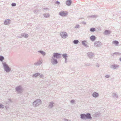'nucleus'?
<instances>
[{"instance_id":"1","label":"nucleus","mask_w":121,"mask_h":121,"mask_svg":"<svg viewBox=\"0 0 121 121\" xmlns=\"http://www.w3.org/2000/svg\"><path fill=\"white\" fill-rule=\"evenodd\" d=\"M3 65L4 68L7 72H8L10 71V69L7 64L5 63H3Z\"/></svg>"},{"instance_id":"2","label":"nucleus","mask_w":121,"mask_h":121,"mask_svg":"<svg viewBox=\"0 0 121 121\" xmlns=\"http://www.w3.org/2000/svg\"><path fill=\"white\" fill-rule=\"evenodd\" d=\"M68 13L66 11H61L59 13V14L62 16H65L67 15Z\"/></svg>"},{"instance_id":"3","label":"nucleus","mask_w":121,"mask_h":121,"mask_svg":"<svg viewBox=\"0 0 121 121\" xmlns=\"http://www.w3.org/2000/svg\"><path fill=\"white\" fill-rule=\"evenodd\" d=\"M60 35L63 38H65L67 36V33L64 32H62L60 33Z\"/></svg>"},{"instance_id":"4","label":"nucleus","mask_w":121,"mask_h":121,"mask_svg":"<svg viewBox=\"0 0 121 121\" xmlns=\"http://www.w3.org/2000/svg\"><path fill=\"white\" fill-rule=\"evenodd\" d=\"M54 57L56 58H59L60 57V54L57 53H55L53 54Z\"/></svg>"},{"instance_id":"5","label":"nucleus","mask_w":121,"mask_h":121,"mask_svg":"<svg viewBox=\"0 0 121 121\" xmlns=\"http://www.w3.org/2000/svg\"><path fill=\"white\" fill-rule=\"evenodd\" d=\"M39 104L41 103V101L40 100H37L33 103L34 104L36 105V104Z\"/></svg>"},{"instance_id":"6","label":"nucleus","mask_w":121,"mask_h":121,"mask_svg":"<svg viewBox=\"0 0 121 121\" xmlns=\"http://www.w3.org/2000/svg\"><path fill=\"white\" fill-rule=\"evenodd\" d=\"M51 62L53 64H55L57 63V62L56 60L53 59L51 60Z\"/></svg>"},{"instance_id":"7","label":"nucleus","mask_w":121,"mask_h":121,"mask_svg":"<svg viewBox=\"0 0 121 121\" xmlns=\"http://www.w3.org/2000/svg\"><path fill=\"white\" fill-rule=\"evenodd\" d=\"M71 0H68L66 2V4L68 5H69L71 4Z\"/></svg>"},{"instance_id":"8","label":"nucleus","mask_w":121,"mask_h":121,"mask_svg":"<svg viewBox=\"0 0 121 121\" xmlns=\"http://www.w3.org/2000/svg\"><path fill=\"white\" fill-rule=\"evenodd\" d=\"M86 117L88 119H90L91 118V117L90 114L88 113L86 115Z\"/></svg>"},{"instance_id":"9","label":"nucleus","mask_w":121,"mask_h":121,"mask_svg":"<svg viewBox=\"0 0 121 121\" xmlns=\"http://www.w3.org/2000/svg\"><path fill=\"white\" fill-rule=\"evenodd\" d=\"M93 96L95 97H97L98 96V94L97 93L95 92L93 94Z\"/></svg>"},{"instance_id":"10","label":"nucleus","mask_w":121,"mask_h":121,"mask_svg":"<svg viewBox=\"0 0 121 121\" xmlns=\"http://www.w3.org/2000/svg\"><path fill=\"white\" fill-rule=\"evenodd\" d=\"M90 39L91 40L93 41H94L95 39V37L94 36H91L90 37Z\"/></svg>"},{"instance_id":"11","label":"nucleus","mask_w":121,"mask_h":121,"mask_svg":"<svg viewBox=\"0 0 121 121\" xmlns=\"http://www.w3.org/2000/svg\"><path fill=\"white\" fill-rule=\"evenodd\" d=\"M81 118H84L86 117V115L84 114H82L81 115Z\"/></svg>"},{"instance_id":"12","label":"nucleus","mask_w":121,"mask_h":121,"mask_svg":"<svg viewBox=\"0 0 121 121\" xmlns=\"http://www.w3.org/2000/svg\"><path fill=\"white\" fill-rule=\"evenodd\" d=\"M110 32V31L108 30H106L104 32V34H109Z\"/></svg>"},{"instance_id":"13","label":"nucleus","mask_w":121,"mask_h":121,"mask_svg":"<svg viewBox=\"0 0 121 121\" xmlns=\"http://www.w3.org/2000/svg\"><path fill=\"white\" fill-rule=\"evenodd\" d=\"M113 43L116 44H117L118 43V42L117 41H115L113 42Z\"/></svg>"},{"instance_id":"14","label":"nucleus","mask_w":121,"mask_h":121,"mask_svg":"<svg viewBox=\"0 0 121 121\" xmlns=\"http://www.w3.org/2000/svg\"><path fill=\"white\" fill-rule=\"evenodd\" d=\"M4 59V58L3 56H0V60L1 61H2Z\"/></svg>"},{"instance_id":"15","label":"nucleus","mask_w":121,"mask_h":121,"mask_svg":"<svg viewBox=\"0 0 121 121\" xmlns=\"http://www.w3.org/2000/svg\"><path fill=\"white\" fill-rule=\"evenodd\" d=\"M63 56L64 58H65V59H66L67 57V54H63Z\"/></svg>"},{"instance_id":"16","label":"nucleus","mask_w":121,"mask_h":121,"mask_svg":"<svg viewBox=\"0 0 121 121\" xmlns=\"http://www.w3.org/2000/svg\"><path fill=\"white\" fill-rule=\"evenodd\" d=\"M78 41L77 40H75L73 41V43L74 44H77L78 43Z\"/></svg>"},{"instance_id":"17","label":"nucleus","mask_w":121,"mask_h":121,"mask_svg":"<svg viewBox=\"0 0 121 121\" xmlns=\"http://www.w3.org/2000/svg\"><path fill=\"white\" fill-rule=\"evenodd\" d=\"M90 30L91 31H95V29L94 28H91L90 29Z\"/></svg>"},{"instance_id":"18","label":"nucleus","mask_w":121,"mask_h":121,"mask_svg":"<svg viewBox=\"0 0 121 121\" xmlns=\"http://www.w3.org/2000/svg\"><path fill=\"white\" fill-rule=\"evenodd\" d=\"M39 52H40L42 54H43V55H45V53L44 52H43V51H40Z\"/></svg>"},{"instance_id":"19","label":"nucleus","mask_w":121,"mask_h":121,"mask_svg":"<svg viewBox=\"0 0 121 121\" xmlns=\"http://www.w3.org/2000/svg\"><path fill=\"white\" fill-rule=\"evenodd\" d=\"M21 87L20 86H19L17 87L16 88V90L18 91V90L21 89Z\"/></svg>"},{"instance_id":"20","label":"nucleus","mask_w":121,"mask_h":121,"mask_svg":"<svg viewBox=\"0 0 121 121\" xmlns=\"http://www.w3.org/2000/svg\"><path fill=\"white\" fill-rule=\"evenodd\" d=\"M39 74L38 73H36L33 76H35V77H36L39 75Z\"/></svg>"},{"instance_id":"21","label":"nucleus","mask_w":121,"mask_h":121,"mask_svg":"<svg viewBox=\"0 0 121 121\" xmlns=\"http://www.w3.org/2000/svg\"><path fill=\"white\" fill-rule=\"evenodd\" d=\"M86 42L85 41H83L82 42V43L83 45H86Z\"/></svg>"},{"instance_id":"22","label":"nucleus","mask_w":121,"mask_h":121,"mask_svg":"<svg viewBox=\"0 0 121 121\" xmlns=\"http://www.w3.org/2000/svg\"><path fill=\"white\" fill-rule=\"evenodd\" d=\"M16 5V4L15 3H13L12 4V6H15Z\"/></svg>"},{"instance_id":"23","label":"nucleus","mask_w":121,"mask_h":121,"mask_svg":"<svg viewBox=\"0 0 121 121\" xmlns=\"http://www.w3.org/2000/svg\"><path fill=\"white\" fill-rule=\"evenodd\" d=\"M8 22V21H7V20L5 21L4 22V24H7V22Z\"/></svg>"},{"instance_id":"24","label":"nucleus","mask_w":121,"mask_h":121,"mask_svg":"<svg viewBox=\"0 0 121 121\" xmlns=\"http://www.w3.org/2000/svg\"><path fill=\"white\" fill-rule=\"evenodd\" d=\"M3 108V106L2 105L0 104V108Z\"/></svg>"},{"instance_id":"25","label":"nucleus","mask_w":121,"mask_h":121,"mask_svg":"<svg viewBox=\"0 0 121 121\" xmlns=\"http://www.w3.org/2000/svg\"><path fill=\"white\" fill-rule=\"evenodd\" d=\"M60 2L58 1L56 2V4H60Z\"/></svg>"},{"instance_id":"26","label":"nucleus","mask_w":121,"mask_h":121,"mask_svg":"<svg viewBox=\"0 0 121 121\" xmlns=\"http://www.w3.org/2000/svg\"><path fill=\"white\" fill-rule=\"evenodd\" d=\"M106 77L107 78H108V77H109V76L108 75H106Z\"/></svg>"},{"instance_id":"27","label":"nucleus","mask_w":121,"mask_h":121,"mask_svg":"<svg viewBox=\"0 0 121 121\" xmlns=\"http://www.w3.org/2000/svg\"><path fill=\"white\" fill-rule=\"evenodd\" d=\"M71 103H72V102H73V101H71Z\"/></svg>"},{"instance_id":"28","label":"nucleus","mask_w":121,"mask_h":121,"mask_svg":"<svg viewBox=\"0 0 121 121\" xmlns=\"http://www.w3.org/2000/svg\"><path fill=\"white\" fill-rule=\"evenodd\" d=\"M120 60L121 61V58H120Z\"/></svg>"}]
</instances>
